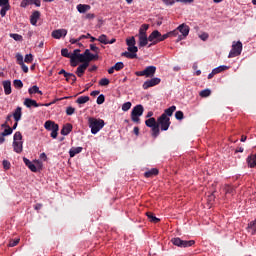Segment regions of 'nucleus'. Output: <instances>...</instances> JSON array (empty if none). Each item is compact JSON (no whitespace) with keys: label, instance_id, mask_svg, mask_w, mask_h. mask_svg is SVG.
Masks as SVG:
<instances>
[{"label":"nucleus","instance_id":"nucleus-1","mask_svg":"<svg viewBox=\"0 0 256 256\" xmlns=\"http://www.w3.org/2000/svg\"><path fill=\"white\" fill-rule=\"evenodd\" d=\"M135 43V37L132 36L130 39H127L126 45H128V51L123 52L121 56L127 59H137V51H139V48L135 46Z\"/></svg>","mask_w":256,"mask_h":256},{"label":"nucleus","instance_id":"nucleus-2","mask_svg":"<svg viewBox=\"0 0 256 256\" xmlns=\"http://www.w3.org/2000/svg\"><path fill=\"white\" fill-rule=\"evenodd\" d=\"M88 127L91 129L92 135H97V133L105 127V121L103 119L90 117L88 118Z\"/></svg>","mask_w":256,"mask_h":256},{"label":"nucleus","instance_id":"nucleus-3","mask_svg":"<svg viewBox=\"0 0 256 256\" xmlns=\"http://www.w3.org/2000/svg\"><path fill=\"white\" fill-rule=\"evenodd\" d=\"M144 111H145V108H143V105L141 104L136 105L131 111V115H130L131 121H133V123H138V124L141 123V118L139 117L143 115Z\"/></svg>","mask_w":256,"mask_h":256},{"label":"nucleus","instance_id":"nucleus-4","mask_svg":"<svg viewBox=\"0 0 256 256\" xmlns=\"http://www.w3.org/2000/svg\"><path fill=\"white\" fill-rule=\"evenodd\" d=\"M13 149L15 153H23V135L21 132L14 134Z\"/></svg>","mask_w":256,"mask_h":256},{"label":"nucleus","instance_id":"nucleus-5","mask_svg":"<svg viewBox=\"0 0 256 256\" xmlns=\"http://www.w3.org/2000/svg\"><path fill=\"white\" fill-rule=\"evenodd\" d=\"M44 127L47 131H52L50 134V137H52V139H57V135H59V124L48 120L45 122Z\"/></svg>","mask_w":256,"mask_h":256},{"label":"nucleus","instance_id":"nucleus-6","mask_svg":"<svg viewBox=\"0 0 256 256\" xmlns=\"http://www.w3.org/2000/svg\"><path fill=\"white\" fill-rule=\"evenodd\" d=\"M157 72V67L155 66H148L142 71H136L135 75L136 77H146L151 78L155 77V73Z\"/></svg>","mask_w":256,"mask_h":256},{"label":"nucleus","instance_id":"nucleus-7","mask_svg":"<svg viewBox=\"0 0 256 256\" xmlns=\"http://www.w3.org/2000/svg\"><path fill=\"white\" fill-rule=\"evenodd\" d=\"M158 127H160V131H169V127H171V118L162 115L157 119Z\"/></svg>","mask_w":256,"mask_h":256},{"label":"nucleus","instance_id":"nucleus-8","mask_svg":"<svg viewBox=\"0 0 256 256\" xmlns=\"http://www.w3.org/2000/svg\"><path fill=\"white\" fill-rule=\"evenodd\" d=\"M171 243L174 244L176 247L181 248L193 247V245H195L194 240H182L179 237L172 238Z\"/></svg>","mask_w":256,"mask_h":256},{"label":"nucleus","instance_id":"nucleus-9","mask_svg":"<svg viewBox=\"0 0 256 256\" xmlns=\"http://www.w3.org/2000/svg\"><path fill=\"white\" fill-rule=\"evenodd\" d=\"M242 51H243V43H241V41H237V42L234 41L232 43V49L228 55L229 59L233 57H239Z\"/></svg>","mask_w":256,"mask_h":256},{"label":"nucleus","instance_id":"nucleus-10","mask_svg":"<svg viewBox=\"0 0 256 256\" xmlns=\"http://www.w3.org/2000/svg\"><path fill=\"white\" fill-rule=\"evenodd\" d=\"M190 28L187 24L183 23L178 26V32L181 33L178 35V38L176 40V43H179V41H183L188 35H189Z\"/></svg>","mask_w":256,"mask_h":256},{"label":"nucleus","instance_id":"nucleus-11","mask_svg":"<svg viewBox=\"0 0 256 256\" xmlns=\"http://www.w3.org/2000/svg\"><path fill=\"white\" fill-rule=\"evenodd\" d=\"M159 83H161L160 78H151L149 80H146L143 83L142 89H144V90L151 89V87H155V86L159 85Z\"/></svg>","mask_w":256,"mask_h":256},{"label":"nucleus","instance_id":"nucleus-12","mask_svg":"<svg viewBox=\"0 0 256 256\" xmlns=\"http://www.w3.org/2000/svg\"><path fill=\"white\" fill-rule=\"evenodd\" d=\"M159 37H161V32L158 30H154L148 37V41L153 42L152 45H156V43H159Z\"/></svg>","mask_w":256,"mask_h":256},{"label":"nucleus","instance_id":"nucleus-13","mask_svg":"<svg viewBox=\"0 0 256 256\" xmlns=\"http://www.w3.org/2000/svg\"><path fill=\"white\" fill-rule=\"evenodd\" d=\"M53 39H61V37H67V29H57L52 32Z\"/></svg>","mask_w":256,"mask_h":256},{"label":"nucleus","instance_id":"nucleus-14","mask_svg":"<svg viewBox=\"0 0 256 256\" xmlns=\"http://www.w3.org/2000/svg\"><path fill=\"white\" fill-rule=\"evenodd\" d=\"M24 105L28 109H31V107H43V104H39V103H37V101H35V100L31 99V98H26L24 100Z\"/></svg>","mask_w":256,"mask_h":256},{"label":"nucleus","instance_id":"nucleus-15","mask_svg":"<svg viewBox=\"0 0 256 256\" xmlns=\"http://www.w3.org/2000/svg\"><path fill=\"white\" fill-rule=\"evenodd\" d=\"M41 18V12L39 11H34L32 15L30 16V23L31 25H37V21Z\"/></svg>","mask_w":256,"mask_h":256},{"label":"nucleus","instance_id":"nucleus-16","mask_svg":"<svg viewBox=\"0 0 256 256\" xmlns=\"http://www.w3.org/2000/svg\"><path fill=\"white\" fill-rule=\"evenodd\" d=\"M2 86H3V89H4L5 95H11L12 90H11V82H10V80H4L2 82Z\"/></svg>","mask_w":256,"mask_h":256},{"label":"nucleus","instance_id":"nucleus-17","mask_svg":"<svg viewBox=\"0 0 256 256\" xmlns=\"http://www.w3.org/2000/svg\"><path fill=\"white\" fill-rule=\"evenodd\" d=\"M23 161H24V164L26 165V167H28V169H30V171H32V173H37V166H35V164H33V162H31V160L24 157Z\"/></svg>","mask_w":256,"mask_h":256},{"label":"nucleus","instance_id":"nucleus-18","mask_svg":"<svg viewBox=\"0 0 256 256\" xmlns=\"http://www.w3.org/2000/svg\"><path fill=\"white\" fill-rule=\"evenodd\" d=\"M246 161H247L248 167H250V169L255 168L256 167V154H252V155L248 156Z\"/></svg>","mask_w":256,"mask_h":256},{"label":"nucleus","instance_id":"nucleus-19","mask_svg":"<svg viewBox=\"0 0 256 256\" xmlns=\"http://www.w3.org/2000/svg\"><path fill=\"white\" fill-rule=\"evenodd\" d=\"M87 67H89V64H87V63H83L80 66H78V68L76 70V75L78 77H81L82 75H84L85 71L87 70Z\"/></svg>","mask_w":256,"mask_h":256},{"label":"nucleus","instance_id":"nucleus-20","mask_svg":"<svg viewBox=\"0 0 256 256\" xmlns=\"http://www.w3.org/2000/svg\"><path fill=\"white\" fill-rule=\"evenodd\" d=\"M73 131V125L71 123L65 124L61 129V135H69Z\"/></svg>","mask_w":256,"mask_h":256},{"label":"nucleus","instance_id":"nucleus-21","mask_svg":"<svg viewBox=\"0 0 256 256\" xmlns=\"http://www.w3.org/2000/svg\"><path fill=\"white\" fill-rule=\"evenodd\" d=\"M22 115H23L22 108L18 106V107L15 109L14 113H13L14 120H15L16 122L21 121Z\"/></svg>","mask_w":256,"mask_h":256},{"label":"nucleus","instance_id":"nucleus-22","mask_svg":"<svg viewBox=\"0 0 256 256\" xmlns=\"http://www.w3.org/2000/svg\"><path fill=\"white\" fill-rule=\"evenodd\" d=\"M139 39V47H146V45L149 43V38H147V35H138Z\"/></svg>","mask_w":256,"mask_h":256},{"label":"nucleus","instance_id":"nucleus-23","mask_svg":"<svg viewBox=\"0 0 256 256\" xmlns=\"http://www.w3.org/2000/svg\"><path fill=\"white\" fill-rule=\"evenodd\" d=\"M76 9L78 13H87V11L91 9V6L87 4H78Z\"/></svg>","mask_w":256,"mask_h":256},{"label":"nucleus","instance_id":"nucleus-24","mask_svg":"<svg viewBox=\"0 0 256 256\" xmlns=\"http://www.w3.org/2000/svg\"><path fill=\"white\" fill-rule=\"evenodd\" d=\"M83 151V147H72L69 150V156L71 158L75 157V155H79V153H81Z\"/></svg>","mask_w":256,"mask_h":256},{"label":"nucleus","instance_id":"nucleus-25","mask_svg":"<svg viewBox=\"0 0 256 256\" xmlns=\"http://www.w3.org/2000/svg\"><path fill=\"white\" fill-rule=\"evenodd\" d=\"M151 136L153 139H157L158 135L161 133V129L159 128V124H156L155 126H152L151 128Z\"/></svg>","mask_w":256,"mask_h":256},{"label":"nucleus","instance_id":"nucleus-26","mask_svg":"<svg viewBox=\"0 0 256 256\" xmlns=\"http://www.w3.org/2000/svg\"><path fill=\"white\" fill-rule=\"evenodd\" d=\"M86 53L87 50H85L83 54H79L76 59H78L80 63H87V65H89V56H87Z\"/></svg>","mask_w":256,"mask_h":256},{"label":"nucleus","instance_id":"nucleus-27","mask_svg":"<svg viewBox=\"0 0 256 256\" xmlns=\"http://www.w3.org/2000/svg\"><path fill=\"white\" fill-rule=\"evenodd\" d=\"M175 111H177V106H171L166 109L162 115H165V117H173V113H175Z\"/></svg>","mask_w":256,"mask_h":256},{"label":"nucleus","instance_id":"nucleus-28","mask_svg":"<svg viewBox=\"0 0 256 256\" xmlns=\"http://www.w3.org/2000/svg\"><path fill=\"white\" fill-rule=\"evenodd\" d=\"M146 216L148 218V221H150V223H159V221H161V219L157 218L155 214H153V212H147Z\"/></svg>","mask_w":256,"mask_h":256},{"label":"nucleus","instance_id":"nucleus-29","mask_svg":"<svg viewBox=\"0 0 256 256\" xmlns=\"http://www.w3.org/2000/svg\"><path fill=\"white\" fill-rule=\"evenodd\" d=\"M155 175H159V170L157 168H152L151 170L144 173V177L146 178L155 177Z\"/></svg>","mask_w":256,"mask_h":256},{"label":"nucleus","instance_id":"nucleus-30","mask_svg":"<svg viewBox=\"0 0 256 256\" xmlns=\"http://www.w3.org/2000/svg\"><path fill=\"white\" fill-rule=\"evenodd\" d=\"M86 55L88 57V63H91V61H97V59H99V55L91 54V51L89 49H86Z\"/></svg>","mask_w":256,"mask_h":256},{"label":"nucleus","instance_id":"nucleus-31","mask_svg":"<svg viewBox=\"0 0 256 256\" xmlns=\"http://www.w3.org/2000/svg\"><path fill=\"white\" fill-rule=\"evenodd\" d=\"M28 93L30 95H35V94L43 95V92L41 90H39V86H37V85H34L33 87L29 88Z\"/></svg>","mask_w":256,"mask_h":256},{"label":"nucleus","instance_id":"nucleus-32","mask_svg":"<svg viewBox=\"0 0 256 256\" xmlns=\"http://www.w3.org/2000/svg\"><path fill=\"white\" fill-rule=\"evenodd\" d=\"M89 96H80L77 98L76 103L78 105H85V103L89 102Z\"/></svg>","mask_w":256,"mask_h":256},{"label":"nucleus","instance_id":"nucleus-33","mask_svg":"<svg viewBox=\"0 0 256 256\" xmlns=\"http://www.w3.org/2000/svg\"><path fill=\"white\" fill-rule=\"evenodd\" d=\"M145 125L146 127H155L156 125H158L157 120L155 118H149L145 121Z\"/></svg>","mask_w":256,"mask_h":256},{"label":"nucleus","instance_id":"nucleus-34","mask_svg":"<svg viewBox=\"0 0 256 256\" xmlns=\"http://www.w3.org/2000/svg\"><path fill=\"white\" fill-rule=\"evenodd\" d=\"M97 41H99L103 45H109V39H107V35L105 34L100 35Z\"/></svg>","mask_w":256,"mask_h":256},{"label":"nucleus","instance_id":"nucleus-35","mask_svg":"<svg viewBox=\"0 0 256 256\" xmlns=\"http://www.w3.org/2000/svg\"><path fill=\"white\" fill-rule=\"evenodd\" d=\"M149 29V24H143L139 29L138 35H147V30Z\"/></svg>","mask_w":256,"mask_h":256},{"label":"nucleus","instance_id":"nucleus-36","mask_svg":"<svg viewBox=\"0 0 256 256\" xmlns=\"http://www.w3.org/2000/svg\"><path fill=\"white\" fill-rule=\"evenodd\" d=\"M13 85L15 87V89H23V81L21 80H14L13 81Z\"/></svg>","mask_w":256,"mask_h":256},{"label":"nucleus","instance_id":"nucleus-37","mask_svg":"<svg viewBox=\"0 0 256 256\" xmlns=\"http://www.w3.org/2000/svg\"><path fill=\"white\" fill-rule=\"evenodd\" d=\"M224 191L227 195H233V191H235V189H233V186L231 185H226L224 187Z\"/></svg>","mask_w":256,"mask_h":256},{"label":"nucleus","instance_id":"nucleus-38","mask_svg":"<svg viewBox=\"0 0 256 256\" xmlns=\"http://www.w3.org/2000/svg\"><path fill=\"white\" fill-rule=\"evenodd\" d=\"M62 57H66L67 59H71V54L69 53V49L63 48L61 50Z\"/></svg>","mask_w":256,"mask_h":256},{"label":"nucleus","instance_id":"nucleus-39","mask_svg":"<svg viewBox=\"0 0 256 256\" xmlns=\"http://www.w3.org/2000/svg\"><path fill=\"white\" fill-rule=\"evenodd\" d=\"M66 81H72V83H75L77 81V76L73 73H68V76H66Z\"/></svg>","mask_w":256,"mask_h":256},{"label":"nucleus","instance_id":"nucleus-40","mask_svg":"<svg viewBox=\"0 0 256 256\" xmlns=\"http://www.w3.org/2000/svg\"><path fill=\"white\" fill-rule=\"evenodd\" d=\"M11 9V6H3L0 10L1 17H5L7 15V12Z\"/></svg>","mask_w":256,"mask_h":256},{"label":"nucleus","instance_id":"nucleus-41","mask_svg":"<svg viewBox=\"0 0 256 256\" xmlns=\"http://www.w3.org/2000/svg\"><path fill=\"white\" fill-rule=\"evenodd\" d=\"M185 115L183 114V111L179 110L175 113V118L178 120V121H183Z\"/></svg>","mask_w":256,"mask_h":256},{"label":"nucleus","instance_id":"nucleus-42","mask_svg":"<svg viewBox=\"0 0 256 256\" xmlns=\"http://www.w3.org/2000/svg\"><path fill=\"white\" fill-rule=\"evenodd\" d=\"M13 133V129L10 127L6 128L3 132H2V137H7L8 135H12Z\"/></svg>","mask_w":256,"mask_h":256},{"label":"nucleus","instance_id":"nucleus-43","mask_svg":"<svg viewBox=\"0 0 256 256\" xmlns=\"http://www.w3.org/2000/svg\"><path fill=\"white\" fill-rule=\"evenodd\" d=\"M199 95H200V97H209V95H211V90L204 89V90L200 91Z\"/></svg>","mask_w":256,"mask_h":256},{"label":"nucleus","instance_id":"nucleus-44","mask_svg":"<svg viewBox=\"0 0 256 256\" xmlns=\"http://www.w3.org/2000/svg\"><path fill=\"white\" fill-rule=\"evenodd\" d=\"M97 105H103L105 103V95L100 94L96 100Z\"/></svg>","mask_w":256,"mask_h":256},{"label":"nucleus","instance_id":"nucleus-45","mask_svg":"<svg viewBox=\"0 0 256 256\" xmlns=\"http://www.w3.org/2000/svg\"><path fill=\"white\" fill-rule=\"evenodd\" d=\"M11 39H14V41H23V36L20 34H10Z\"/></svg>","mask_w":256,"mask_h":256},{"label":"nucleus","instance_id":"nucleus-46","mask_svg":"<svg viewBox=\"0 0 256 256\" xmlns=\"http://www.w3.org/2000/svg\"><path fill=\"white\" fill-rule=\"evenodd\" d=\"M115 71H121V69H123V67H125V64H123V62H117L114 66Z\"/></svg>","mask_w":256,"mask_h":256},{"label":"nucleus","instance_id":"nucleus-47","mask_svg":"<svg viewBox=\"0 0 256 256\" xmlns=\"http://www.w3.org/2000/svg\"><path fill=\"white\" fill-rule=\"evenodd\" d=\"M110 81L109 79L107 78H102L100 81H99V85H101V87H107V85H109Z\"/></svg>","mask_w":256,"mask_h":256},{"label":"nucleus","instance_id":"nucleus-48","mask_svg":"<svg viewBox=\"0 0 256 256\" xmlns=\"http://www.w3.org/2000/svg\"><path fill=\"white\" fill-rule=\"evenodd\" d=\"M19 241H20L19 238L15 239V240L11 239L9 241L8 247H16V245H19Z\"/></svg>","mask_w":256,"mask_h":256},{"label":"nucleus","instance_id":"nucleus-49","mask_svg":"<svg viewBox=\"0 0 256 256\" xmlns=\"http://www.w3.org/2000/svg\"><path fill=\"white\" fill-rule=\"evenodd\" d=\"M168 34L170 37H179V35H181L179 34V28H176L175 30L168 32Z\"/></svg>","mask_w":256,"mask_h":256},{"label":"nucleus","instance_id":"nucleus-50","mask_svg":"<svg viewBox=\"0 0 256 256\" xmlns=\"http://www.w3.org/2000/svg\"><path fill=\"white\" fill-rule=\"evenodd\" d=\"M80 53H81V50H80V49H75V50L73 51V53L71 54L72 61H73L74 59H77V57H78L79 55H81Z\"/></svg>","mask_w":256,"mask_h":256},{"label":"nucleus","instance_id":"nucleus-51","mask_svg":"<svg viewBox=\"0 0 256 256\" xmlns=\"http://www.w3.org/2000/svg\"><path fill=\"white\" fill-rule=\"evenodd\" d=\"M25 63H33V54H27L24 58Z\"/></svg>","mask_w":256,"mask_h":256},{"label":"nucleus","instance_id":"nucleus-52","mask_svg":"<svg viewBox=\"0 0 256 256\" xmlns=\"http://www.w3.org/2000/svg\"><path fill=\"white\" fill-rule=\"evenodd\" d=\"M2 165L6 171L11 169V162H9L8 160H3Z\"/></svg>","mask_w":256,"mask_h":256},{"label":"nucleus","instance_id":"nucleus-53","mask_svg":"<svg viewBox=\"0 0 256 256\" xmlns=\"http://www.w3.org/2000/svg\"><path fill=\"white\" fill-rule=\"evenodd\" d=\"M131 102H126L122 105V111H129V109H131Z\"/></svg>","mask_w":256,"mask_h":256},{"label":"nucleus","instance_id":"nucleus-54","mask_svg":"<svg viewBox=\"0 0 256 256\" xmlns=\"http://www.w3.org/2000/svg\"><path fill=\"white\" fill-rule=\"evenodd\" d=\"M16 61H17L18 65H21V64L24 63L23 62V55H21V53L16 54Z\"/></svg>","mask_w":256,"mask_h":256},{"label":"nucleus","instance_id":"nucleus-55","mask_svg":"<svg viewBox=\"0 0 256 256\" xmlns=\"http://www.w3.org/2000/svg\"><path fill=\"white\" fill-rule=\"evenodd\" d=\"M75 113V108H73L72 106H69L66 108V115H73Z\"/></svg>","mask_w":256,"mask_h":256},{"label":"nucleus","instance_id":"nucleus-56","mask_svg":"<svg viewBox=\"0 0 256 256\" xmlns=\"http://www.w3.org/2000/svg\"><path fill=\"white\" fill-rule=\"evenodd\" d=\"M78 59L77 58H74L73 59V57H71L70 58V65H71V67H77V65H78Z\"/></svg>","mask_w":256,"mask_h":256},{"label":"nucleus","instance_id":"nucleus-57","mask_svg":"<svg viewBox=\"0 0 256 256\" xmlns=\"http://www.w3.org/2000/svg\"><path fill=\"white\" fill-rule=\"evenodd\" d=\"M0 7H11L9 0H0Z\"/></svg>","mask_w":256,"mask_h":256},{"label":"nucleus","instance_id":"nucleus-58","mask_svg":"<svg viewBox=\"0 0 256 256\" xmlns=\"http://www.w3.org/2000/svg\"><path fill=\"white\" fill-rule=\"evenodd\" d=\"M169 32L164 34V35H161L160 34V37L158 38V41L161 42V41H165V39H169Z\"/></svg>","mask_w":256,"mask_h":256},{"label":"nucleus","instance_id":"nucleus-59","mask_svg":"<svg viewBox=\"0 0 256 256\" xmlns=\"http://www.w3.org/2000/svg\"><path fill=\"white\" fill-rule=\"evenodd\" d=\"M20 67L22 69V71L24 73H29V67H27V65H25V62H23L22 64H20Z\"/></svg>","mask_w":256,"mask_h":256},{"label":"nucleus","instance_id":"nucleus-60","mask_svg":"<svg viewBox=\"0 0 256 256\" xmlns=\"http://www.w3.org/2000/svg\"><path fill=\"white\" fill-rule=\"evenodd\" d=\"M90 49H91L94 53H99V47L95 46V44H90Z\"/></svg>","mask_w":256,"mask_h":256},{"label":"nucleus","instance_id":"nucleus-61","mask_svg":"<svg viewBox=\"0 0 256 256\" xmlns=\"http://www.w3.org/2000/svg\"><path fill=\"white\" fill-rule=\"evenodd\" d=\"M200 39H201L202 41H207V39H209V34H207V33L201 34V35H200Z\"/></svg>","mask_w":256,"mask_h":256},{"label":"nucleus","instance_id":"nucleus-62","mask_svg":"<svg viewBox=\"0 0 256 256\" xmlns=\"http://www.w3.org/2000/svg\"><path fill=\"white\" fill-rule=\"evenodd\" d=\"M29 5V0H22L21 4H20V7H27Z\"/></svg>","mask_w":256,"mask_h":256},{"label":"nucleus","instance_id":"nucleus-63","mask_svg":"<svg viewBox=\"0 0 256 256\" xmlns=\"http://www.w3.org/2000/svg\"><path fill=\"white\" fill-rule=\"evenodd\" d=\"M166 5H175V0H163Z\"/></svg>","mask_w":256,"mask_h":256},{"label":"nucleus","instance_id":"nucleus-64","mask_svg":"<svg viewBox=\"0 0 256 256\" xmlns=\"http://www.w3.org/2000/svg\"><path fill=\"white\" fill-rule=\"evenodd\" d=\"M85 19H95V14H93V13H88V14H86V16H85Z\"/></svg>","mask_w":256,"mask_h":256}]
</instances>
